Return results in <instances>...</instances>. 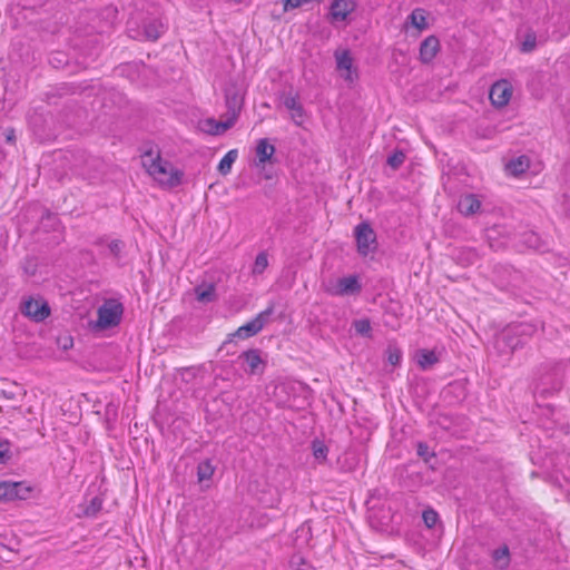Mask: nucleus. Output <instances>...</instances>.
Here are the masks:
<instances>
[{
  "instance_id": "nucleus-1",
  "label": "nucleus",
  "mask_w": 570,
  "mask_h": 570,
  "mask_svg": "<svg viewBox=\"0 0 570 570\" xmlns=\"http://www.w3.org/2000/svg\"><path fill=\"white\" fill-rule=\"evenodd\" d=\"M141 166L155 184L163 189L181 185L184 171L161 157L157 147H150L141 155Z\"/></svg>"
},
{
  "instance_id": "nucleus-2",
  "label": "nucleus",
  "mask_w": 570,
  "mask_h": 570,
  "mask_svg": "<svg viewBox=\"0 0 570 570\" xmlns=\"http://www.w3.org/2000/svg\"><path fill=\"white\" fill-rule=\"evenodd\" d=\"M124 306L114 298L106 299L97 311L95 328L107 330L117 326L122 317Z\"/></svg>"
},
{
  "instance_id": "nucleus-3",
  "label": "nucleus",
  "mask_w": 570,
  "mask_h": 570,
  "mask_svg": "<svg viewBox=\"0 0 570 570\" xmlns=\"http://www.w3.org/2000/svg\"><path fill=\"white\" fill-rule=\"evenodd\" d=\"M33 488L26 481H1L0 502L27 500L31 497Z\"/></svg>"
},
{
  "instance_id": "nucleus-4",
  "label": "nucleus",
  "mask_w": 570,
  "mask_h": 570,
  "mask_svg": "<svg viewBox=\"0 0 570 570\" xmlns=\"http://www.w3.org/2000/svg\"><path fill=\"white\" fill-rule=\"evenodd\" d=\"M238 120V111H228L224 120H216L215 118H206L199 121V128L203 132L210 136H220L227 130L232 129Z\"/></svg>"
},
{
  "instance_id": "nucleus-5",
  "label": "nucleus",
  "mask_w": 570,
  "mask_h": 570,
  "mask_svg": "<svg viewBox=\"0 0 570 570\" xmlns=\"http://www.w3.org/2000/svg\"><path fill=\"white\" fill-rule=\"evenodd\" d=\"M21 313L33 322H42L50 315L49 304L41 297H28L21 303Z\"/></svg>"
},
{
  "instance_id": "nucleus-6",
  "label": "nucleus",
  "mask_w": 570,
  "mask_h": 570,
  "mask_svg": "<svg viewBox=\"0 0 570 570\" xmlns=\"http://www.w3.org/2000/svg\"><path fill=\"white\" fill-rule=\"evenodd\" d=\"M354 235L356 239L357 252L362 256H367L375 249L376 235L367 222H363L356 225L354 228Z\"/></svg>"
},
{
  "instance_id": "nucleus-7",
  "label": "nucleus",
  "mask_w": 570,
  "mask_h": 570,
  "mask_svg": "<svg viewBox=\"0 0 570 570\" xmlns=\"http://www.w3.org/2000/svg\"><path fill=\"white\" fill-rule=\"evenodd\" d=\"M513 87L507 79L495 81L489 91V99L493 107L503 108L508 106L512 98Z\"/></svg>"
},
{
  "instance_id": "nucleus-8",
  "label": "nucleus",
  "mask_w": 570,
  "mask_h": 570,
  "mask_svg": "<svg viewBox=\"0 0 570 570\" xmlns=\"http://www.w3.org/2000/svg\"><path fill=\"white\" fill-rule=\"evenodd\" d=\"M356 8V0H333L328 8L327 19L331 23L346 22Z\"/></svg>"
},
{
  "instance_id": "nucleus-9",
  "label": "nucleus",
  "mask_w": 570,
  "mask_h": 570,
  "mask_svg": "<svg viewBox=\"0 0 570 570\" xmlns=\"http://www.w3.org/2000/svg\"><path fill=\"white\" fill-rule=\"evenodd\" d=\"M273 313V306H269L265 311L261 312L256 315L255 318H253L250 322L239 326L233 334H230L232 337H238V338H248L256 334H258L265 323L267 317Z\"/></svg>"
},
{
  "instance_id": "nucleus-10",
  "label": "nucleus",
  "mask_w": 570,
  "mask_h": 570,
  "mask_svg": "<svg viewBox=\"0 0 570 570\" xmlns=\"http://www.w3.org/2000/svg\"><path fill=\"white\" fill-rule=\"evenodd\" d=\"M336 68L340 75L348 83H354L358 79L357 69L354 67V60L348 50L335 52Z\"/></svg>"
},
{
  "instance_id": "nucleus-11",
  "label": "nucleus",
  "mask_w": 570,
  "mask_h": 570,
  "mask_svg": "<svg viewBox=\"0 0 570 570\" xmlns=\"http://www.w3.org/2000/svg\"><path fill=\"white\" fill-rule=\"evenodd\" d=\"M441 50V43L436 36H428L420 45L419 60L423 65H430Z\"/></svg>"
},
{
  "instance_id": "nucleus-12",
  "label": "nucleus",
  "mask_w": 570,
  "mask_h": 570,
  "mask_svg": "<svg viewBox=\"0 0 570 570\" xmlns=\"http://www.w3.org/2000/svg\"><path fill=\"white\" fill-rule=\"evenodd\" d=\"M361 291V285L358 282V277L355 275H350L343 278H340L336 282V285L328 288L327 292L331 295L335 296H344L348 294H356Z\"/></svg>"
},
{
  "instance_id": "nucleus-13",
  "label": "nucleus",
  "mask_w": 570,
  "mask_h": 570,
  "mask_svg": "<svg viewBox=\"0 0 570 570\" xmlns=\"http://www.w3.org/2000/svg\"><path fill=\"white\" fill-rule=\"evenodd\" d=\"M244 96L245 94L239 86L232 81L225 89V101L228 111L237 110L239 115L244 104Z\"/></svg>"
},
{
  "instance_id": "nucleus-14",
  "label": "nucleus",
  "mask_w": 570,
  "mask_h": 570,
  "mask_svg": "<svg viewBox=\"0 0 570 570\" xmlns=\"http://www.w3.org/2000/svg\"><path fill=\"white\" fill-rule=\"evenodd\" d=\"M284 106L289 110L292 120L297 125L302 126L305 119V111L299 102L298 96H288L284 99Z\"/></svg>"
},
{
  "instance_id": "nucleus-15",
  "label": "nucleus",
  "mask_w": 570,
  "mask_h": 570,
  "mask_svg": "<svg viewBox=\"0 0 570 570\" xmlns=\"http://www.w3.org/2000/svg\"><path fill=\"white\" fill-rule=\"evenodd\" d=\"M275 154L274 145L269 144L267 138H262L256 145L257 166H264L271 161Z\"/></svg>"
},
{
  "instance_id": "nucleus-16",
  "label": "nucleus",
  "mask_w": 570,
  "mask_h": 570,
  "mask_svg": "<svg viewBox=\"0 0 570 570\" xmlns=\"http://www.w3.org/2000/svg\"><path fill=\"white\" fill-rule=\"evenodd\" d=\"M459 212L464 216H471L481 208V202L474 194L464 195L458 204Z\"/></svg>"
},
{
  "instance_id": "nucleus-17",
  "label": "nucleus",
  "mask_w": 570,
  "mask_h": 570,
  "mask_svg": "<svg viewBox=\"0 0 570 570\" xmlns=\"http://www.w3.org/2000/svg\"><path fill=\"white\" fill-rule=\"evenodd\" d=\"M410 24L417 30L419 33L428 29V13L422 8L414 9L407 18Z\"/></svg>"
},
{
  "instance_id": "nucleus-18",
  "label": "nucleus",
  "mask_w": 570,
  "mask_h": 570,
  "mask_svg": "<svg viewBox=\"0 0 570 570\" xmlns=\"http://www.w3.org/2000/svg\"><path fill=\"white\" fill-rule=\"evenodd\" d=\"M530 167V160L528 157L525 156H520L515 159H512L511 161H509L507 164V171L514 176V177H518L520 176L521 174H523L524 171H527Z\"/></svg>"
},
{
  "instance_id": "nucleus-19",
  "label": "nucleus",
  "mask_w": 570,
  "mask_h": 570,
  "mask_svg": "<svg viewBox=\"0 0 570 570\" xmlns=\"http://www.w3.org/2000/svg\"><path fill=\"white\" fill-rule=\"evenodd\" d=\"M240 357H243L247 362L250 374L256 373L259 370V367H263L264 365L259 351L257 350H247L242 353Z\"/></svg>"
},
{
  "instance_id": "nucleus-20",
  "label": "nucleus",
  "mask_w": 570,
  "mask_h": 570,
  "mask_svg": "<svg viewBox=\"0 0 570 570\" xmlns=\"http://www.w3.org/2000/svg\"><path fill=\"white\" fill-rule=\"evenodd\" d=\"M237 156H238V153L236 149H230L229 151H227L218 164V167H217L218 171L224 176L229 174L232 170L233 164L237 159Z\"/></svg>"
},
{
  "instance_id": "nucleus-21",
  "label": "nucleus",
  "mask_w": 570,
  "mask_h": 570,
  "mask_svg": "<svg viewBox=\"0 0 570 570\" xmlns=\"http://www.w3.org/2000/svg\"><path fill=\"white\" fill-rule=\"evenodd\" d=\"M439 362L435 352L430 350H421L417 356V364L422 370H426Z\"/></svg>"
},
{
  "instance_id": "nucleus-22",
  "label": "nucleus",
  "mask_w": 570,
  "mask_h": 570,
  "mask_svg": "<svg viewBox=\"0 0 570 570\" xmlns=\"http://www.w3.org/2000/svg\"><path fill=\"white\" fill-rule=\"evenodd\" d=\"M215 468L209 460L203 461L197 466V479L199 482L210 480L214 475Z\"/></svg>"
},
{
  "instance_id": "nucleus-23",
  "label": "nucleus",
  "mask_w": 570,
  "mask_h": 570,
  "mask_svg": "<svg viewBox=\"0 0 570 570\" xmlns=\"http://www.w3.org/2000/svg\"><path fill=\"white\" fill-rule=\"evenodd\" d=\"M312 451L313 455L316 460H318L321 463L326 462L327 454H328V448L326 444L321 440H314L312 442Z\"/></svg>"
},
{
  "instance_id": "nucleus-24",
  "label": "nucleus",
  "mask_w": 570,
  "mask_h": 570,
  "mask_svg": "<svg viewBox=\"0 0 570 570\" xmlns=\"http://www.w3.org/2000/svg\"><path fill=\"white\" fill-rule=\"evenodd\" d=\"M267 267H268L267 254L265 252L258 253L255 258V262H254V265L252 268V273L254 275H262L266 271Z\"/></svg>"
},
{
  "instance_id": "nucleus-25",
  "label": "nucleus",
  "mask_w": 570,
  "mask_h": 570,
  "mask_svg": "<svg viewBox=\"0 0 570 570\" xmlns=\"http://www.w3.org/2000/svg\"><path fill=\"white\" fill-rule=\"evenodd\" d=\"M195 293L199 302H209L214 298L215 287L214 285H208L206 287H197L195 289Z\"/></svg>"
},
{
  "instance_id": "nucleus-26",
  "label": "nucleus",
  "mask_w": 570,
  "mask_h": 570,
  "mask_svg": "<svg viewBox=\"0 0 570 570\" xmlns=\"http://www.w3.org/2000/svg\"><path fill=\"white\" fill-rule=\"evenodd\" d=\"M353 326L357 334H360L362 336H367V337L371 336L372 326H371L370 320H367V318L357 320L353 323Z\"/></svg>"
},
{
  "instance_id": "nucleus-27",
  "label": "nucleus",
  "mask_w": 570,
  "mask_h": 570,
  "mask_svg": "<svg viewBox=\"0 0 570 570\" xmlns=\"http://www.w3.org/2000/svg\"><path fill=\"white\" fill-rule=\"evenodd\" d=\"M405 154L402 150H394L387 158V165L397 169L405 161Z\"/></svg>"
},
{
  "instance_id": "nucleus-28",
  "label": "nucleus",
  "mask_w": 570,
  "mask_h": 570,
  "mask_svg": "<svg viewBox=\"0 0 570 570\" xmlns=\"http://www.w3.org/2000/svg\"><path fill=\"white\" fill-rule=\"evenodd\" d=\"M422 519L424 521V524L431 529L433 527H435V524L438 523L439 521V514L435 510L433 509H426L423 511L422 513Z\"/></svg>"
},
{
  "instance_id": "nucleus-29",
  "label": "nucleus",
  "mask_w": 570,
  "mask_h": 570,
  "mask_svg": "<svg viewBox=\"0 0 570 570\" xmlns=\"http://www.w3.org/2000/svg\"><path fill=\"white\" fill-rule=\"evenodd\" d=\"M386 355L387 362L393 366L399 365L402 360V352L396 346H389L386 350Z\"/></svg>"
},
{
  "instance_id": "nucleus-30",
  "label": "nucleus",
  "mask_w": 570,
  "mask_h": 570,
  "mask_svg": "<svg viewBox=\"0 0 570 570\" xmlns=\"http://www.w3.org/2000/svg\"><path fill=\"white\" fill-rule=\"evenodd\" d=\"M535 47V37L528 36L524 42L522 43V50L525 52L532 51Z\"/></svg>"
},
{
  "instance_id": "nucleus-31",
  "label": "nucleus",
  "mask_w": 570,
  "mask_h": 570,
  "mask_svg": "<svg viewBox=\"0 0 570 570\" xmlns=\"http://www.w3.org/2000/svg\"><path fill=\"white\" fill-rule=\"evenodd\" d=\"M494 557H495L497 560H499L500 558H504L505 559V563H508V559H509L508 548H503L502 550H497L495 553H494Z\"/></svg>"
},
{
  "instance_id": "nucleus-32",
  "label": "nucleus",
  "mask_w": 570,
  "mask_h": 570,
  "mask_svg": "<svg viewBox=\"0 0 570 570\" xmlns=\"http://www.w3.org/2000/svg\"><path fill=\"white\" fill-rule=\"evenodd\" d=\"M8 458V448L4 444H0V462H3Z\"/></svg>"
},
{
  "instance_id": "nucleus-33",
  "label": "nucleus",
  "mask_w": 570,
  "mask_h": 570,
  "mask_svg": "<svg viewBox=\"0 0 570 570\" xmlns=\"http://www.w3.org/2000/svg\"><path fill=\"white\" fill-rule=\"evenodd\" d=\"M428 451V445L424 443H419L417 445V453L419 455L423 456Z\"/></svg>"
},
{
  "instance_id": "nucleus-34",
  "label": "nucleus",
  "mask_w": 570,
  "mask_h": 570,
  "mask_svg": "<svg viewBox=\"0 0 570 570\" xmlns=\"http://www.w3.org/2000/svg\"><path fill=\"white\" fill-rule=\"evenodd\" d=\"M7 140L8 141H13L14 140V131L13 130L9 131V134L7 135Z\"/></svg>"
},
{
  "instance_id": "nucleus-35",
  "label": "nucleus",
  "mask_w": 570,
  "mask_h": 570,
  "mask_svg": "<svg viewBox=\"0 0 570 570\" xmlns=\"http://www.w3.org/2000/svg\"><path fill=\"white\" fill-rule=\"evenodd\" d=\"M119 246H120V242H115L111 244V249L115 250V249H119Z\"/></svg>"
},
{
  "instance_id": "nucleus-36",
  "label": "nucleus",
  "mask_w": 570,
  "mask_h": 570,
  "mask_svg": "<svg viewBox=\"0 0 570 570\" xmlns=\"http://www.w3.org/2000/svg\"><path fill=\"white\" fill-rule=\"evenodd\" d=\"M299 564H305V560L303 558H298Z\"/></svg>"
},
{
  "instance_id": "nucleus-37",
  "label": "nucleus",
  "mask_w": 570,
  "mask_h": 570,
  "mask_svg": "<svg viewBox=\"0 0 570 570\" xmlns=\"http://www.w3.org/2000/svg\"><path fill=\"white\" fill-rule=\"evenodd\" d=\"M0 395H3L4 397H9L6 392H1Z\"/></svg>"
}]
</instances>
